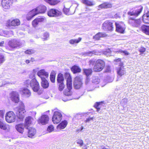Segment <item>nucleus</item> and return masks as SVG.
<instances>
[{"label": "nucleus", "mask_w": 149, "mask_h": 149, "mask_svg": "<svg viewBox=\"0 0 149 149\" xmlns=\"http://www.w3.org/2000/svg\"><path fill=\"white\" fill-rule=\"evenodd\" d=\"M24 84L27 87L30 86L33 91L37 93L38 94H40L42 93L40 90V86L38 82L35 78L33 79L30 78L26 80L24 82Z\"/></svg>", "instance_id": "1"}, {"label": "nucleus", "mask_w": 149, "mask_h": 149, "mask_svg": "<svg viewBox=\"0 0 149 149\" xmlns=\"http://www.w3.org/2000/svg\"><path fill=\"white\" fill-rule=\"evenodd\" d=\"M17 111L16 112V116L19 120H22L25 116L26 112L24 104L21 102L20 106L17 107Z\"/></svg>", "instance_id": "2"}, {"label": "nucleus", "mask_w": 149, "mask_h": 149, "mask_svg": "<svg viewBox=\"0 0 149 149\" xmlns=\"http://www.w3.org/2000/svg\"><path fill=\"white\" fill-rule=\"evenodd\" d=\"M66 75L68 76L67 79V89L64 91V94L66 96H70L72 95V93L71 91L72 88V79L69 74H67Z\"/></svg>", "instance_id": "3"}, {"label": "nucleus", "mask_w": 149, "mask_h": 149, "mask_svg": "<svg viewBox=\"0 0 149 149\" xmlns=\"http://www.w3.org/2000/svg\"><path fill=\"white\" fill-rule=\"evenodd\" d=\"M62 116L61 113L59 111H54L52 117V121L55 124L59 123L62 119Z\"/></svg>", "instance_id": "4"}, {"label": "nucleus", "mask_w": 149, "mask_h": 149, "mask_svg": "<svg viewBox=\"0 0 149 149\" xmlns=\"http://www.w3.org/2000/svg\"><path fill=\"white\" fill-rule=\"evenodd\" d=\"M16 119V116L13 111H10L7 112L5 116L6 121L9 123L14 122Z\"/></svg>", "instance_id": "5"}, {"label": "nucleus", "mask_w": 149, "mask_h": 149, "mask_svg": "<svg viewBox=\"0 0 149 149\" xmlns=\"http://www.w3.org/2000/svg\"><path fill=\"white\" fill-rule=\"evenodd\" d=\"M105 66L104 62L102 60H97L94 67L95 71H100L104 68Z\"/></svg>", "instance_id": "6"}, {"label": "nucleus", "mask_w": 149, "mask_h": 149, "mask_svg": "<svg viewBox=\"0 0 149 149\" xmlns=\"http://www.w3.org/2000/svg\"><path fill=\"white\" fill-rule=\"evenodd\" d=\"M116 31L119 33H123L125 29V25L122 22H117L115 23Z\"/></svg>", "instance_id": "7"}, {"label": "nucleus", "mask_w": 149, "mask_h": 149, "mask_svg": "<svg viewBox=\"0 0 149 149\" xmlns=\"http://www.w3.org/2000/svg\"><path fill=\"white\" fill-rule=\"evenodd\" d=\"M49 120L48 116L47 115L43 114L38 119V122L39 124L43 125L47 124Z\"/></svg>", "instance_id": "8"}, {"label": "nucleus", "mask_w": 149, "mask_h": 149, "mask_svg": "<svg viewBox=\"0 0 149 149\" xmlns=\"http://www.w3.org/2000/svg\"><path fill=\"white\" fill-rule=\"evenodd\" d=\"M129 23L133 26L136 27H139L141 23L140 19H135L131 17H129Z\"/></svg>", "instance_id": "9"}, {"label": "nucleus", "mask_w": 149, "mask_h": 149, "mask_svg": "<svg viewBox=\"0 0 149 149\" xmlns=\"http://www.w3.org/2000/svg\"><path fill=\"white\" fill-rule=\"evenodd\" d=\"M10 98L12 101L15 103H17L19 101V95L16 92L13 91L10 94Z\"/></svg>", "instance_id": "10"}, {"label": "nucleus", "mask_w": 149, "mask_h": 149, "mask_svg": "<svg viewBox=\"0 0 149 149\" xmlns=\"http://www.w3.org/2000/svg\"><path fill=\"white\" fill-rule=\"evenodd\" d=\"M82 84L81 79L79 77H77L74 79V86L76 89L80 88Z\"/></svg>", "instance_id": "11"}, {"label": "nucleus", "mask_w": 149, "mask_h": 149, "mask_svg": "<svg viewBox=\"0 0 149 149\" xmlns=\"http://www.w3.org/2000/svg\"><path fill=\"white\" fill-rule=\"evenodd\" d=\"M47 14L50 17H56L60 15L61 12L57 9H52L48 11Z\"/></svg>", "instance_id": "12"}, {"label": "nucleus", "mask_w": 149, "mask_h": 149, "mask_svg": "<svg viewBox=\"0 0 149 149\" xmlns=\"http://www.w3.org/2000/svg\"><path fill=\"white\" fill-rule=\"evenodd\" d=\"M13 0H2L1 5L5 9H8L12 6Z\"/></svg>", "instance_id": "13"}, {"label": "nucleus", "mask_w": 149, "mask_h": 149, "mask_svg": "<svg viewBox=\"0 0 149 149\" xmlns=\"http://www.w3.org/2000/svg\"><path fill=\"white\" fill-rule=\"evenodd\" d=\"M9 45L12 48H15L21 46V44L18 40L16 39L10 40L8 42Z\"/></svg>", "instance_id": "14"}, {"label": "nucleus", "mask_w": 149, "mask_h": 149, "mask_svg": "<svg viewBox=\"0 0 149 149\" xmlns=\"http://www.w3.org/2000/svg\"><path fill=\"white\" fill-rule=\"evenodd\" d=\"M37 75L41 79H42L48 78L49 76V73L47 72H46L45 70L41 69L38 72Z\"/></svg>", "instance_id": "15"}, {"label": "nucleus", "mask_w": 149, "mask_h": 149, "mask_svg": "<svg viewBox=\"0 0 149 149\" xmlns=\"http://www.w3.org/2000/svg\"><path fill=\"white\" fill-rule=\"evenodd\" d=\"M20 24L19 20L18 19H15L12 20L9 19L6 22V25L8 26H18Z\"/></svg>", "instance_id": "16"}, {"label": "nucleus", "mask_w": 149, "mask_h": 149, "mask_svg": "<svg viewBox=\"0 0 149 149\" xmlns=\"http://www.w3.org/2000/svg\"><path fill=\"white\" fill-rule=\"evenodd\" d=\"M103 27L104 29L108 31H112L113 28L112 23L109 21H105L103 24Z\"/></svg>", "instance_id": "17"}, {"label": "nucleus", "mask_w": 149, "mask_h": 149, "mask_svg": "<svg viewBox=\"0 0 149 149\" xmlns=\"http://www.w3.org/2000/svg\"><path fill=\"white\" fill-rule=\"evenodd\" d=\"M34 10H35V12L37 14L38 13H44L47 10V8L44 5H40Z\"/></svg>", "instance_id": "18"}, {"label": "nucleus", "mask_w": 149, "mask_h": 149, "mask_svg": "<svg viewBox=\"0 0 149 149\" xmlns=\"http://www.w3.org/2000/svg\"><path fill=\"white\" fill-rule=\"evenodd\" d=\"M142 8V7L140 6L139 8V9L129 12L128 13V14L130 16H134L135 17H137L141 12Z\"/></svg>", "instance_id": "19"}, {"label": "nucleus", "mask_w": 149, "mask_h": 149, "mask_svg": "<svg viewBox=\"0 0 149 149\" xmlns=\"http://www.w3.org/2000/svg\"><path fill=\"white\" fill-rule=\"evenodd\" d=\"M13 35V32L12 31H4L2 29H0V35L1 36L6 37H9Z\"/></svg>", "instance_id": "20"}, {"label": "nucleus", "mask_w": 149, "mask_h": 149, "mask_svg": "<svg viewBox=\"0 0 149 149\" xmlns=\"http://www.w3.org/2000/svg\"><path fill=\"white\" fill-rule=\"evenodd\" d=\"M0 128L9 131L10 130V127L9 125L3 123L0 119Z\"/></svg>", "instance_id": "21"}, {"label": "nucleus", "mask_w": 149, "mask_h": 149, "mask_svg": "<svg viewBox=\"0 0 149 149\" xmlns=\"http://www.w3.org/2000/svg\"><path fill=\"white\" fill-rule=\"evenodd\" d=\"M33 120V118L31 116H29L26 118L25 120L24 124L26 127V129H29V127Z\"/></svg>", "instance_id": "22"}, {"label": "nucleus", "mask_w": 149, "mask_h": 149, "mask_svg": "<svg viewBox=\"0 0 149 149\" xmlns=\"http://www.w3.org/2000/svg\"><path fill=\"white\" fill-rule=\"evenodd\" d=\"M20 91L22 94L27 97H29L31 95L30 91L26 88H21Z\"/></svg>", "instance_id": "23"}, {"label": "nucleus", "mask_w": 149, "mask_h": 149, "mask_svg": "<svg viewBox=\"0 0 149 149\" xmlns=\"http://www.w3.org/2000/svg\"><path fill=\"white\" fill-rule=\"evenodd\" d=\"M24 128H26V127L24 124H20L15 126V128L17 130L21 133H23Z\"/></svg>", "instance_id": "24"}, {"label": "nucleus", "mask_w": 149, "mask_h": 149, "mask_svg": "<svg viewBox=\"0 0 149 149\" xmlns=\"http://www.w3.org/2000/svg\"><path fill=\"white\" fill-rule=\"evenodd\" d=\"M35 11V10H34L33 9L28 13L26 17V18L28 20H31L33 17L37 15Z\"/></svg>", "instance_id": "25"}, {"label": "nucleus", "mask_w": 149, "mask_h": 149, "mask_svg": "<svg viewBox=\"0 0 149 149\" xmlns=\"http://www.w3.org/2000/svg\"><path fill=\"white\" fill-rule=\"evenodd\" d=\"M117 73L118 75L120 76V77L125 73V71L123 65L119 66V68H117Z\"/></svg>", "instance_id": "26"}, {"label": "nucleus", "mask_w": 149, "mask_h": 149, "mask_svg": "<svg viewBox=\"0 0 149 149\" xmlns=\"http://www.w3.org/2000/svg\"><path fill=\"white\" fill-rule=\"evenodd\" d=\"M111 7V4L108 2L104 3L99 5L98 6V8H99V9H100V8H107Z\"/></svg>", "instance_id": "27"}, {"label": "nucleus", "mask_w": 149, "mask_h": 149, "mask_svg": "<svg viewBox=\"0 0 149 149\" xmlns=\"http://www.w3.org/2000/svg\"><path fill=\"white\" fill-rule=\"evenodd\" d=\"M67 124V121L66 120H64L58 125L57 127V129L58 130L64 129L66 126Z\"/></svg>", "instance_id": "28"}, {"label": "nucleus", "mask_w": 149, "mask_h": 149, "mask_svg": "<svg viewBox=\"0 0 149 149\" xmlns=\"http://www.w3.org/2000/svg\"><path fill=\"white\" fill-rule=\"evenodd\" d=\"M36 132V130L35 129L33 128H31L29 130L28 132V137L32 138L35 134Z\"/></svg>", "instance_id": "29"}, {"label": "nucleus", "mask_w": 149, "mask_h": 149, "mask_svg": "<svg viewBox=\"0 0 149 149\" xmlns=\"http://www.w3.org/2000/svg\"><path fill=\"white\" fill-rule=\"evenodd\" d=\"M143 20L144 23L149 24V12L143 15Z\"/></svg>", "instance_id": "30"}, {"label": "nucleus", "mask_w": 149, "mask_h": 149, "mask_svg": "<svg viewBox=\"0 0 149 149\" xmlns=\"http://www.w3.org/2000/svg\"><path fill=\"white\" fill-rule=\"evenodd\" d=\"M141 29L143 32L147 35H149V26L143 25L141 27Z\"/></svg>", "instance_id": "31"}, {"label": "nucleus", "mask_w": 149, "mask_h": 149, "mask_svg": "<svg viewBox=\"0 0 149 149\" xmlns=\"http://www.w3.org/2000/svg\"><path fill=\"white\" fill-rule=\"evenodd\" d=\"M46 79V78H45L41 79L42 80L41 83V86L43 88H48L49 85L48 81Z\"/></svg>", "instance_id": "32"}, {"label": "nucleus", "mask_w": 149, "mask_h": 149, "mask_svg": "<svg viewBox=\"0 0 149 149\" xmlns=\"http://www.w3.org/2000/svg\"><path fill=\"white\" fill-rule=\"evenodd\" d=\"M81 2L84 4L89 6H92L95 4L94 2L89 0H81Z\"/></svg>", "instance_id": "33"}, {"label": "nucleus", "mask_w": 149, "mask_h": 149, "mask_svg": "<svg viewBox=\"0 0 149 149\" xmlns=\"http://www.w3.org/2000/svg\"><path fill=\"white\" fill-rule=\"evenodd\" d=\"M71 70L74 73H76L80 72L81 71V69L78 66L74 65L71 68Z\"/></svg>", "instance_id": "34"}, {"label": "nucleus", "mask_w": 149, "mask_h": 149, "mask_svg": "<svg viewBox=\"0 0 149 149\" xmlns=\"http://www.w3.org/2000/svg\"><path fill=\"white\" fill-rule=\"evenodd\" d=\"M105 34L102 33H99L93 36V39L96 40H99L100 38L104 37Z\"/></svg>", "instance_id": "35"}, {"label": "nucleus", "mask_w": 149, "mask_h": 149, "mask_svg": "<svg viewBox=\"0 0 149 149\" xmlns=\"http://www.w3.org/2000/svg\"><path fill=\"white\" fill-rule=\"evenodd\" d=\"M93 54L97 55V52H95V51H93L92 52L91 51H88L85 52L84 53V56H92Z\"/></svg>", "instance_id": "36"}, {"label": "nucleus", "mask_w": 149, "mask_h": 149, "mask_svg": "<svg viewBox=\"0 0 149 149\" xmlns=\"http://www.w3.org/2000/svg\"><path fill=\"white\" fill-rule=\"evenodd\" d=\"M64 80L63 75V74L60 73L58 76L57 77V81L58 83H63Z\"/></svg>", "instance_id": "37"}, {"label": "nucleus", "mask_w": 149, "mask_h": 149, "mask_svg": "<svg viewBox=\"0 0 149 149\" xmlns=\"http://www.w3.org/2000/svg\"><path fill=\"white\" fill-rule=\"evenodd\" d=\"M56 72L55 71H52L50 74V80L53 83L55 82V77Z\"/></svg>", "instance_id": "38"}, {"label": "nucleus", "mask_w": 149, "mask_h": 149, "mask_svg": "<svg viewBox=\"0 0 149 149\" xmlns=\"http://www.w3.org/2000/svg\"><path fill=\"white\" fill-rule=\"evenodd\" d=\"M81 39V38H79L77 39H71L69 40V43L71 44H74L78 43L79 42Z\"/></svg>", "instance_id": "39"}, {"label": "nucleus", "mask_w": 149, "mask_h": 149, "mask_svg": "<svg viewBox=\"0 0 149 149\" xmlns=\"http://www.w3.org/2000/svg\"><path fill=\"white\" fill-rule=\"evenodd\" d=\"M44 1L52 5H55L58 2L57 0H44Z\"/></svg>", "instance_id": "40"}, {"label": "nucleus", "mask_w": 149, "mask_h": 149, "mask_svg": "<svg viewBox=\"0 0 149 149\" xmlns=\"http://www.w3.org/2000/svg\"><path fill=\"white\" fill-rule=\"evenodd\" d=\"M84 73L85 75L88 77L91 74L92 70L91 69H84Z\"/></svg>", "instance_id": "41"}, {"label": "nucleus", "mask_w": 149, "mask_h": 149, "mask_svg": "<svg viewBox=\"0 0 149 149\" xmlns=\"http://www.w3.org/2000/svg\"><path fill=\"white\" fill-rule=\"evenodd\" d=\"M115 63L116 65L119 64V66L123 65V63L121 62V59L120 58H118L114 60Z\"/></svg>", "instance_id": "42"}, {"label": "nucleus", "mask_w": 149, "mask_h": 149, "mask_svg": "<svg viewBox=\"0 0 149 149\" xmlns=\"http://www.w3.org/2000/svg\"><path fill=\"white\" fill-rule=\"evenodd\" d=\"M119 53H120L122 55H128L129 54V53L128 52L126 51H123L121 49H119L118 51L116 52Z\"/></svg>", "instance_id": "43"}, {"label": "nucleus", "mask_w": 149, "mask_h": 149, "mask_svg": "<svg viewBox=\"0 0 149 149\" xmlns=\"http://www.w3.org/2000/svg\"><path fill=\"white\" fill-rule=\"evenodd\" d=\"M92 82L95 84H98L100 82V80L97 77H93L92 78Z\"/></svg>", "instance_id": "44"}, {"label": "nucleus", "mask_w": 149, "mask_h": 149, "mask_svg": "<svg viewBox=\"0 0 149 149\" xmlns=\"http://www.w3.org/2000/svg\"><path fill=\"white\" fill-rule=\"evenodd\" d=\"M36 52V51L32 49H28L25 52V53L26 54H33Z\"/></svg>", "instance_id": "45"}, {"label": "nucleus", "mask_w": 149, "mask_h": 149, "mask_svg": "<svg viewBox=\"0 0 149 149\" xmlns=\"http://www.w3.org/2000/svg\"><path fill=\"white\" fill-rule=\"evenodd\" d=\"M76 143L80 147H81L84 144L83 141L81 139H77L76 141Z\"/></svg>", "instance_id": "46"}, {"label": "nucleus", "mask_w": 149, "mask_h": 149, "mask_svg": "<svg viewBox=\"0 0 149 149\" xmlns=\"http://www.w3.org/2000/svg\"><path fill=\"white\" fill-rule=\"evenodd\" d=\"M63 11L64 13L66 15H70L72 14V13H70L69 12V9L68 8H67L65 7H64L63 9Z\"/></svg>", "instance_id": "47"}, {"label": "nucleus", "mask_w": 149, "mask_h": 149, "mask_svg": "<svg viewBox=\"0 0 149 149\" xmlns=\"http://www.w3.org/2000/svg\"><path fill=\"white\" fill-rule=\"evenodd\" d=\"M111 51L109 49H107L106 51H104V54L105 55L108 56H110L111 55Z\"/></svg>", "instance_id": "48"}, {"label": "nucleus", "mask_w": 149, "mask_h": 149, "mask_svg": "<svg viewBox=\"0 0 149 149\" xmlns=\"http://www.w3.org/2000/svg\"><path fill=\"white\" fill-rule=\"evenodd\" d=\"M54 127L52 125L49 126L47 129V131L48 132L50 133L52 132L54 130Z\"/></svg>", "instance_id": "49"}, {"label": "nucleus", "mask_w": 149, "mask_h": 149, "mask_svg": "<svg viewBox=\"0 0 149 149\" xmlns=\"http://www.w3.org/2000/svg\"><path fill=\"white\" fill-rule=\"evenodd\" d=\"M58 89L60 91H62L65 87V85L63 83H59Z\"/></svg>", "instance_id": "50"}, {"label": "nucleus", "mask_w": 149, "mask_h": 149, "mask_svg": "<svg viewBox=\"0 0 149 149\" xmlns=\"http://www.w3.org/2000/svg\"><path fill=\"white\" fill-rule=\"evenodd\" d=\"M36 19H38V21L39 22H44L46 20L45 18V17L41 16L39 17Z\"/></svg>", "instance_id": "51"}, {"label": "nucleus", "mask_w": 149, "mask_h": 149, "mask_svg": "<svg viewBox=\"0 0 149 149\" xmlns=\"http://www.w3.org/2000/svg\"><path fill=\"white\" fill-rule=\"evenodd\" d=\"M39 22L38 21V19H36L32 21V25L34 27H35L37 26Z\"/></svg>", "instance_id": "52"}, {"label": "nucleus", "mask_w": 149, "mask_h": 149, "mask_svg": "<svg viewBox=\"0 0 149 149\" xmlns=\"http://www.w3.org/2000/svg\"><path fill=\"white\" fill-rule=\"evenodd\" d=\"M101 102H96L94 105V107L97 109V111L98 112L100 110Z\"/></svg>", "instance_id": "53"}, {"label": "nucleus", "mask_w": 149, "mask_h": 149, "mask_svg": "<svg viewBox=\"0 0 149 149\" xmlns=\"http://www.w3.org/2000/svg\"><path fill=\"white\" fill-rule=\"evenodd\" d=\"M5 59L4 56L1 54H0V64H1L4 62Z\"/></svg>", "instance_id": "54"}, {"label": "nucleus", "mask_w": 149, "mask_h": 149, "mask_svg": "<svg viewBox=\"0 0 149 149\" xmlns=\"http://www.w3.org/2000/svg\"><path fill=\"white\" fill-rule=\"evenodd\" d=\"M49 37V34L48 33L45 32L44 33L43 37V39L44 40H46Z\"/></svg>", "instance_id": "55"}, {"label": "nucleus", "mask_w": 149, "mask_h": 149, "mask_svg": "<svg viewBox=\"0 0 149 149\" xmlns=\"http://www.w3.org/2000/svg\"><path fill=\"white\" fill-rule=\"evenodd\" d=\"M146 50V48L143 47H141L138 49V51L141 53L140 54H141L145 52Z\"/></svg>", "instance_id": "56"}, {"label": "nucleus", "mask_w": 149, "mask_h": 149, "mask_svg": "<svg viewBox=\"0 0 149 149\" xmlns=\"http://www.w3.org/2000/svg\"><path fill=\"white\" fill-rule=\"evenodd\" d=\"M8 79L3 81L0 82V86H2L6 84H8Z\"/></svg>", "instance_id": "57"}, {"label": "nucleus", "mask_w": 149, "mask_h": 149, "mask_svg": "<svg viewBox=\"0 0 149 149\" xmlns=\"http://www.w3.org/2000/svg\"><path fill=\"white\" fill-rule=\"evenodd\" d=\"M93 119V117L91 118L89 117L87 118L85 121L84 122L86 123H89L90 121L91 120H92Z\"/></svg>", "instance_id": "58"}, {"label": "nucleus", "mask_w": 149, "mask_h": 149, "mask_svg": "<svg viewBox=\"0 0 149 149\" xmlns=\"http://www.w3.org/2000/svg\"><path fill=\"white\" fill-rule=\"evenodd\" d=\"M4 114V111L3 110H0V117L3 118Z\"/></svg>", "instance_id": "59"}, {"label": "nucleus", "mask_w": 149, "mask_h": 149, "mask_svg": "<svg viewBox=\"0 0 149 149\" xmlns=\"http://www.w3.org/2000/svg\"><path fill=\"white\" fill-rule=\"evenodd\" d=\"M8 84H14L16 83V81H12L8 80Z\"/></svg>", "instance_id": "60"}, {"label": "nucleus", "mask_w": 149, "mask_h": 149, "mask_svg": "<svg viewBox=\"0 0 149 149\" xmlns=\"http://www.w3.org/2000/svg\"><path fill=\"white\" fill-rule=\"evenodd\" d=\"M39 71V68H36L33 70V72L34 73H38V72Z\"/></svg>", "instance_id": "61"}, {"label": "nucleus", "mask_w": 149, "mask_h": 149, "mask_svg": "<svg viewBox=\"0 0 149 149\" xmlns=\"http://www.w3.org/2000/svg\"><path fill=\"white\" fill-rule=\"evenodd\" d=\"M124 103V104H126L127 103V100L126 99H123L121 101V103L122 104Z\"/></svg>", "instance_id": "62"}, {"label": "nucleus", "mask_w": 149, "mask_h": 149, "mask_svg": "<svg viewBox=\"0 0 149 149\" xmlns=\"http://www.w3.org/2000/svg\"><path fill=\"white\" fill-rule=\"evenodd\" d=\"M4 44V42L3 41H2L0 42V46L2 47L3 45Z\"/></svg>", "instance_id": "63"}, {"label": "nucleus", "mask_w": 149, "mask_h": 149, "mask_svg": "<svg viewBox=\"0 0 149 149\" xmlns=\"http://www.w3.org/2000/svg\"><path fill=\"white\" fill-rule=\"evenodd\" d=\"M30 61L32 62H33L36 61V60L34 58H31V59Z\"/></svg>", "instance_id": "64"}]
</instances>
